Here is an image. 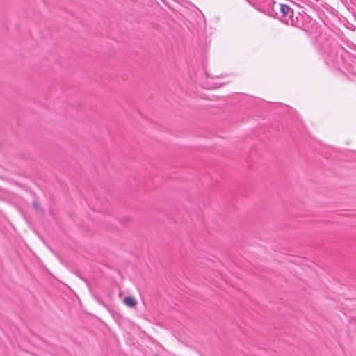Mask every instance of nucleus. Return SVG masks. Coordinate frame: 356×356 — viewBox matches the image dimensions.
<instances>
[{
  "label": "nucleus",
  "instance_id": "3",
  "mask_svg": "<svg viewBox=\"0 0 356 356\" xmlns=\"http://www.w3.org/2000/svg\"><path fill=\"white\" fill-rule=\"evenodd\" d=\"M124 302L129 307H134L136 305V301L131 296H127L124 299Z\"/></svg>",
  "mask_w": 356,
  "mask_h": 356
},
{
  "label": "nucleus",
  "instance_id": "2",
  "mask_svg": "<svg viewBox=\"0 0 356 356\" xmlns=\"http://www.w3.org/2000/svg\"><path fill=\"white\" fill-rule=\"evenodd\" d=\"M343 52H344L343 48L335 43L332 46L330 51L327 53L325 62L327 64L332 65L334 67L340 66L343 62Z\"/></svg>",
  "mask_w": 356,
  "mask_h": 356
},
{
  "label": "nucleus",
  "instance_id": "1",
  "mask_svg": "<svg viewBox=\"0 0 356 356\" xmlns=\"http://www.w3.org/2000/svg\"><path fill=\"white\" fill-rule=\"evenodd\" d=\"M268 15L275 18H278L282 22L286 25H291L296 27L300 26L299 17H294L293 10L286 4L273 3V8L268 11Z\"/></svg>",
  "mask_w": 356,
  "mask_h": 356
}]
</instances>
